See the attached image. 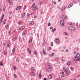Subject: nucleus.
<instances>
[{"mask_svg":"<svg viewBox=\"0 0 80 80\" xmlns=\"http://www.w3.org/2000/svg\"><path fill=\"white\" fill-rule=\"evenodd\" d=\"M24 10H25V9H26V6H24Z\"/></svg>","mask_w":80,"mask_h":80,"instance_id":"nucleus-50","label":"nucleus"},{"mask_svg":"<svg viewBox=\"0 0 80 80\" xmlns=\"http://www.w3.org/2000/svg\"><path fill=\"white\" fill-rule=\"evenodd\" d=\"M75 61V62H77V61H78V59L77 58Z\"/></svg>","mask_w":80,"mask_h":80,"instance_id":"nucleus-55","label":"nucleus"},{"mask_svg":"<svg viewBox=\"0 0 80 80\" xmlns=\"http://www.w3.org/2000/svg\"><path fill=\"white\" fill-rule=\"evenodd\" d=\"M65 72H66V75H67V76H68V72L67 71H65Z\"/></svg>","mask_w":80,"mask_h":80,"instance_id":"nucleus-21","label":"nucleus"},{"mask_svg":"<svg viewBox=\"0 0 80 80\" xmlns=\"http://www.w3.org/2000/svg\"><path fill=\"white\" fill-rule=\"evenodd\" d=\"M55 30H56V29L55 28H54L53 29H52V32H54V31H55Z\"/></svg>","mask_w":80,"mask_h":80,"instance_id":"nucleus-29","label":"nucleus"},{"mask_svg":"<svg viewBox=\"0 0 80 80\" xmlns=\"http://www.w3.org/2000/svg\"><path fill=\"white\" fill-rule=\"evenodd\" d=\"M50 25H51V24L50 22L48 23V26H50Z\"/></svg>","mask_w":80,"mask_h":80,"instance_id":"nucleus-35","label":"nucleus"},{"mask_svg":"<svg viewBox=\"0 0 80 80\" xmlns=\"http://www.w3.org/2000/svg\"><path fill=\"white\" fill-rule=\"evenodd\" d=\"M32 7H34V6H35V3H33V4L32 5Z\"/></svg>","mask_w":80,"mask_h":80,"instance_id":"nucleus-52","label":"nucleus"},{"mask_svg":"<svg viewBox=\"0 0 80 80\" xmlns=\"http://www.w3.org/2000/svg\"><path fill=\"white\" fill-rule=\"evenodd\" d=\"M52 66H50L49 68L48 69V72H50V71L52 70Z\"/></svg>","mask_w":80,"mask_h":80,"instance_id":"nucleus-4","label":"nucleus"},{"mask_svg":"<svg viewBox=\"0 0 80 80\" xmlns=\"http://www.w3.org/2000/svg\"><path fill=\"white\" fill-rule=\"evenodd\" d=\"M30 75L31 76H35V73L33 72H32L30 73Z\"/></svg>","mask_w":80,"mask_h":80,"instance_id":"nucleus-5","label":"nucleus"},{"mask_svg":"<svg viewBox=\"0 0 80 80\" xmlns=\"http://www.w3.org/2000/svg\"><path fill=\"white\" fill-rule=\"evenodd\" d=\"M62 19H65V17L64 16V15H62L61 17Z\"/></svg>","mask_w":80,"mask_h":80,"instance_id":"nucleus-18","label":"nucleus"},{"mask_svg":"<svg viewBox=\"0 0 80 80\" xmlns=\"http://www.w3.org/2000/svg\"><path fill=\"white\" fill-rule=\"evenodd\" d=\"M14 76V78H17V75H15V74H14L13 75Z\"/></svg>","mask_w":80,"mask_h":80,"instance_id":"nucleus-30","label":"nucleus"},{"mask_svg":"<svg viewBox=\"0 0 80 80\" xmlns=\"http://www.w3.org/2000/svg\"><path fill=\"white\" fill-rule=\"evenodd\" d=\"M65 8H66V6L63 7L61 9V12H63Z\"/></svg>","mask_w":80,"mask_h":80,"instance_id":"nucleus-7","label":"nucleus"},{"mask_svg":"<svg viewBox=\"0 0 80 80\" xmlns=\"http://www.w3.org/2000/svg\"><path fill=\"white\" fill-rule=\"evenodd\" d=\"M4 17V15L3 14H2V18H1L2 19H3Z\"/></svg>","mask_w":80,"mask_h":80,"instance_id":"nucleus-34","label":"nucleus"},{"mask_svg":"<svg viewBox=\"0 0 80 80\" xmlns=\"http://www.w3.org/2000/svg\"><path fill=\"white\" fill-rule=\"evenodd\" d=\"M69 30H73L74 32H75V28L72 27H70L69 28Z\"/></svg>","mask_w":80,"mask_h":80,"instance_id":"nucleus-3","label":"nucleus"},{"mask_svg":"<svg viewBox=\"0 0 80 80\" xmlns=\"http://www.w3.org/2000/svg\"><path fill=\"white\" fill-rule=\"evenodd\" d=\"M72 6H73V4L72 3H71L69 5V6H68V8H70V7H72Z\"/></svg>","mask_w":80,"mask_h":80,"instance_id":"nucleus-12","label":"nucleus"},{"mask_svg":"<svg viewBox=\"0 0 80 80\" xmlns=\"http://www.w3.org/2000/svg\"><path fill=\"white\" fill-rule=\"evenodd\" d=\"M8 25H7L5 27L6 29H7V28H8Z\"/></svg>","mask_w":80,"mask_h":80,"instance_id":"nucleus-26","label":"nucleus"},{"mask_svg":"<svg viewBox=\"0 0 80 80\" xmlns=\"http://www.w3.org/2000/svg\"><path fill=\"white\" fill-rule=\"evenodd\" d=\"M29 15H30V14H28L27 15V17H28V16H29Z\"/></svg>","mask_w":80,"mask_h":80,"instance_id":"nucleus-58","label":"nucleus"},{"mask_svg":"<svg viewBox=\"0 0 80 80\" xmlns=\"http://www.w3.org/2000/svg\"><path fill=\"white\" fill-rule=\"evenodd\" d=\"M63 70L65 71V72H66V69L65 68H63Z\"/></svg>","mask_w":80,"mask_h":80,"instance_id":"nucleus-38","label":"nucleus"},{"mask_svg":"<svg viewBox=\"0 0 80 80\" xmlns=\"http://www.w3.org/2000/svg\"><path fill=\"white\" fill-rule=\"evenodd\" d=\"M43 54L44 55H47V53H46V52L45 51V50H43Z\"/></svg>","mask_w":80,"mask_h":80,"instance_id":"nucleus-10","label":"nucleus"},{"mask_svg":"<svg viewBox=\"0 0 80 80\" xmlns=\"http://www.w3.org/2000/svg\"><path fill=\"white\" fill-rule=\"evenodd\" d=\"M25 28V26H22V27L19 29V30H23Z\"/></svg>","mask_w":80,"mask_h":80,"instance_id":"nucleus-9","label":"nucleus"},{"mask_svg":"<svg viewBox=\"0 0 80 80\" xmlns=\"http://www.w3.org/2000/svg\"><path fill=\"white\" fill-rule=\"evenodd\" d=\"M69 24L70 25H71L72 24V22H69Z\"/></svg>","mask_w":80,"mask_h":80,"instance_id":"nucleus-44","label":"nucleus"},{"mask_svg":"<svg viewBox=\"0 0 80 80\" xmlns=\"http://www.w3.org/2000/svg\"><path fill=\"white\" fill-rule=\"evenodd\" d=\"M34 18H37V16H34Z\"/></svg>","mask_w":80,"mask_h":80,"instance_id":"nucleus-62","label":"nucleus"},{"mask_svg":"<svg viewBox=\"0 0 80 80\" xmlns=\"http://www.w3.org/2000/svg\"><path fill=\"white\" fill-rule=\"evenodd\" d=\"M13 69H14L15 70H17V67L15 66H14L13 68Z\"/></svg>","mask_w":80,"mask_h":80,"instance_id":"nucleus-22","label":"nucleus"},{"mask_svg":"<svg viewBox=\"0 0 80 80\" xmlns=\"http://www.w3.org/2000/svg\"><path fill=\"white\" fill-rule=\"evenodd\" d=\"M2 18L0 19V24L1 25V24L2 23Z\"/></svg>","mask_w":80,"mask_h":80,"instance_id":"nucleus-27","label":"nucleus"},{"mask_svg":"<svg viewBox=\"0 0 80 80\" xmlns=\"http://www.w3.org/2000/svg\"><path fill=\"white\" fill-rule=\"evenodd\" d=\"M67 65H70V62L68 61L67 62Z\"/></svg>","mask_w":80,"mask_h":80,"instance_id":"nucleus-19","label":"nucleus"},{"mask_svg":"<svg viewBox=\"0 0 80 80\" xmlns=\"http://www.w3.org/2000/svg\"><path fill=\"white\" fill-rule=\"evenodd\" d=\"M39 5H42L43 4V2L41 1H40L39 2Z\"/></svg>","mask_w":80,"mask_h":80,"instance_id":"nucleus-15","label":"nucleus"},{"mask_svg":"<svg viewBox=\"0 0 80 80\" xmlns=\"http://www.w3.org/2000/svg\"><path fill=\"white\" fill-rule=\"evenodd\" d=\"M77 59H78V61H80V58H77Z\"/></svg>","mask_w":80,"mask_h":80,"instance_id":"nucleus-33","label":"nucleus"},{"mask_svg":"<svg viewBox=\"0 0 80 80\" xmlns=\"http://www.w3.org/2000/svg\"><path fill=\"white\" fill-rule=\"evenodd\" d=\"M15 48H13L12 49V52H15Z\"/></svg>","mask_w":80,"mask_h":80,"instance_id":"nucleus-32","label":"nucleus"},{"mask_svg":"<svg viewBox=\"0 0 80 80\" xmlns=\"http://www.w3.org/2000/svg\"><path fill=\"white\" fill-rule=\"evenodd\" d=\"M61 74H64V73L63 72H61L60 73Z\"/></svg>","mask_w":80,"mask_h":80,"instance_id":"nucleus-47","label":"nucleus"},{"mask_svg":"<svg viewBox=\"0 0 80 80\" xmlns=\"http://www.w3.org/2000/svg\"><path fill=\"white\" fill-rule=\"evenodd\" d=\"M54 41L55 43H56L57 45H58L60 43V40L58 38H56L54 39Z\"/></svg>","mask_w":80,"mask_h":80,"instance_id":"nucleus-1","label":"nucleus"},{"mask_svg":"<svg viewBox=\"0 0 80 80\" xmlns=\"http://www.w3.org/2000/svg\"><path fill=\"white\" fill-rule=\"evenodd\" d=\"M51 46H53V42H51Z\"/></svg>","mask_w":80,"mask_h":80,"instance_id":"nucleus-46","label":"nucleus"},{"mask_svg":"<svg viewBox=\"0 0 80 80\" xmlns=\"http://www.w3.org/2000/svg\"><path fill=\"white\" fill-rule=\"evenodd\" d=\"M64 61H65V59H62V62H64Z\"/></svg>","mask_w":80,"mask_h":80,"instance_id":"nucleus-45","label":"nucleus"},{"mask_svg":"<svg viewBox=\"0 0 80 80\" xmlns=\"http://www.w3.org/2000/svg\"><path fill=\"white\" fill-rule=\"evenodd\" d=\"M34 22H30L29 23V25H33V24Z\"/></svg>","mask_w":80,"mask_h":80,"instance_id":"nucleus-13","label":"nucleus"},{"mask_svg":"<svg viewBox=\"0 0 80 80\" xmlns=\"http://www.w3.org/2000/svg\"><path fill=\"white\" fill-rule=\"evenodd\" d=\"M20 8H21V6H18L16 8V10H19V9H20Z\"/></svg>","mask_w":80,"mask_h":80,"instance_id":"nucleus-14","label":"nucleus"},{"mask_svg":"<svg viewBox=\"0 0 80 80\" xmlns=\"http://www.w3.org/2000/svg\"><path fill=\"white\" fill-rule=\"evenodd\" d=\"M65 18H66V19H67V18H68L67 16H65Z\"/></svg>","mask_w":80,"mask_h":80,"instance_id":"nucleus-51","label":"nucleus"},{"mask_svg":"<svg viewBox=\"0 0 80 80\" xmlns=\"http://www.w3.org/2000/svg\"><path fill=\"white\" fill-rule=\"evenodd\" d=\"M27 50H28V51L29 54H30V53H31V51H30V49H29L28 48H27Z\"/></svg>","mask_w":80,"mask_h":80,"instance_id":"nucleus-11","label":"nucleus"},{"mask_svg":"<svg viewBox=\"0 0 80 80\" xmlns=\"http://www.w3.org/2000/svg\"><path fill=\"white\" fill-rule=\"evenodd\" d=\"M10 46V43H9L7 45V47H9Z\"/></svg>","mask_w":80,"mask_h":80,"instance_id":"nucleus-25","label":"nucleus"},{"mask_svg":"<svg viewBox=\"0 0 80 80\" xmlns=\"http://www.w3.org/2000/svg\"><path fill=\"white\" fill-rule=\"evenodd\" d=\"M61 77H63V75H61Z\"/></svg>","mask_w":80,"mask_h":80,"instance_id":"nucleus-64","label":"nucleus"},{"mask_svg":"<svg viewBox=\"0 0 80 80\" xmlns=\"http://www.w3.org/2000/svg\"><path fill=\"white\" fill-rule=\"evenodd\" d=\"M0 65L1 66H2V65H3V63H2V62H0Z\"/></svg>","mask_w":80,"mask_h":80,"instance_id":"nucleus-31","label":"nucleus"},{"mask_svg":"<svg viewBox=\"0 0 80 80\" xmlns=\"http://www.w3.org/2000/svg\"><path fill=\"white\" fill-rule=\"evenodd\" d=\"M19 61H20V59H19V58H17L16 62H19Z\"/></svg>","mask_w":80,"mask_h":80,"instance_id":"nucleus-24","label":"nucleus"},{"mask_svg":"<svg viewBox=\"0 0 80 80\" xmlns=\"http://www.w3.org/2000/svg\"><path fill=\"white\" fill-rule=\"evenodd\" d=\"M79 56H80V54L79 53H78L76 55L75 57H77V58H78L79 57Z\"/></svg>","mask_w":80,"mask_h":80,"instance_id":"nucleus-8","label":"nucleus"},{"mask_svg":"<svg viewBox=\"0 0 80 80\" xmlns=\"http://www.w3.org/2000/svg\"><path fill=\"white\" fill-rule=\"evenodd\" d=\"M3 45L4 47V46H5V43H3Z\"/></svg>","mask_w":80,"mask_h":80,"instance_id":"nucleus-57","label":"nucleus"},{"mask_svg":"<svg viewBox=\"0 0 80 80\" xmlns=\"http://www.w3.org/2000/svg\"><path fill=\"white\" fill-rule=\"evenodd\" d=\"M54 55V53H52V56H53Z\"/></svg>","mask_w":80,"mask_h":80,"instance_id":"nucleus-53","label":"nucleus"},{"mask_svg":"<svg viewBox=\"0 0 80 80\" xmlns=\"http://www.w3.org/2000/svg\"><path fill=\"white\" fill-rule=\"evenodd\" d=\"M53 3H54V4H55V3H56V2H53Z\"/></svg>","mask_w":80,"mask_h":80,"instance_id":"nucleus-60","label":"nucleus"},{"mask_svg":"<svg viewBox=\"0 0 80 80\" xmlns=\"http://www.w3.org/2000/svg\"><path fill=\"white\" fill-rule=\"evenodd\" d=\"M37 6H35L33 8V10H37Z\"/></svg>","mask_w":80,"mask_h":80,"instance_id":"nucleus-6","label":"nucleus"},{"mask_svg":"<svg viewBox=\"0 0 80 80\" xmlns=\"http://www.w3.org/2000/svg\"><path fill=\"white\" fill-rule=\"evenodd\" d=\"M3 54H4V55H6V54H7V53H6V52H5V51H4Z\"/></svg>","mask_w":80,"mask_h":80,"instance_id":"nucleus-40","label":"nucleus"},{"mask_svg":"<svg viewBox=\"0 0 80 80\" xmlns=\"http://www.w3.org/2000/svg\"><path fill=\"white\" fill-rule=\"evenodd\" d=\"M12 55H14V52H12Z\"/></svg>","mask_w":80,"mask_h":80,"instance_id":"nucleus-41","label":"nucleus"},{"mask_svg":"<svg viewBox=\"0 0 80 80\" xmlns=\"http://www.w3.org/2000/svg\"><path fill=\"white\" fill-rule=\"evenodd\" d=\"M22 23V22H18V24H19V25H20V24H21V23Z\"/></svg>","mask_w":80,"mask_h":80,"instance_id":"nucleus-39","label":"nucleus"},{"mask_svg":"<svg viewBox=\"0 0 80 80\" xmlns=\"http://www.w3.org/2000/svg\"><path fill=\"white\" fill-rule=\"evenodd\" d=\"M49 50H50L52 49V48H51L50 47H49Z\"/></svg>","mask_w":80,"mask_h":80,"instance_id":"nucleus-54","label":"nucleus"},{"mask_svg":"<svg viewBox=\"0 0 80 80\" xmlns=\"http://www.w3.org/2000/svg\"><path fill=\"white\" fill-rule=\"evenodd\" d=\"M31 70L33 71L34 70V67H32L31 68Z\"/></svg>","mask_w":80,"mask_h":80,"instance_id":"nucleus-36","label":"nucleus"},{"mask_svg":"<svg viewBox=\"0 0 80 80\" xmlns=\"http://www.w3.org/2000/svg\"><path fill=\"white\" fill-rule=\"evenodd\" d=\"M48 65L49 66V67H50V66L52 67V66H50V64L49 63H48Z\"/></svg>","mask_w":80,"mask_h":80,"instance_id":"nucleus-43","label":"nucleus"},{"mask_svg":"<svg viewBox=\"0 0 80 80\" xmlns=\"http://www.w3.org/2000/svg\"><path fill=\"white\" fill-rule=\"evenodd\" d=\"M71 69L72 70H73V68L72 67L71 68Z\"/></svg>","mask_w":80,"mask_h":80,"instance_id":"nucleus-49","label":"nucleus"},{"mask_svg":"<svg viewBox=\"0 0 80 80\" xmlns=\"http://www.w3.org/2000/svg\"><path fill=\"white\" fill-rule=\"evenodd\" d=\"M50 28V29H52V28H53V27H51Z\"/></svg>","mask_w":80,"mask_h":80,"instance_id":"nucleus-63","label":"nucleus"},{"mask_svg":"<svg viewBox=\"0 0 80 80\" xmlns=\"http://www.w3.org/2000/svg\"><path fill=\"white\" fill-rule=\"evenodd\" d=\"M38 77L39 78H41L42 77V74H38Z\"/></svg>","mask_w":80,"mask_h":80,"instance_id":"nucleus-20","label":"nucleus"},{"mask_svg":"<svg viewBox=\"0 0 80 80\" xmlns=\"http://www.w3.org/2000/svg\"><path fill=\"white\" fill-rule=\"evenodd\" d=\"M34 54H35L36 55H37V52H36V51H34Z\"/></svg>","mask_w":80,"mask_h":80,"instance_id":"nucleus-37","label":"nucleus"},{"mask_svg":"<svg viewBox=\"0 0 80 80\" xmlns=\"http://www.w3.org/2000/svg\"><path fill=\"white\" fill-rule=\"evenodd\" d=\"M52 77V76L51 75H49L48 76V78H49V79H51Z\"/></svg>","mask_w":80,"mask_h":80,"instance_id":"nucleus-17","label":"nucleus"},{"mask_svg":"<svg viewBox=\"0 0 80 80\" xmlns=\"http://www.w3.org/2000/svg\"><path fill=\"white\" fill-rule=\"evenodd\" d=\"M3 9H6V7H5V5H4L3 8Z\"/></svg>","mask_w":80,"mask_h":80,"instance_id":"nucleus-28","label":"nucleus"},{"mask_svg":"<svg viewBox=\"0 0 80 80\" xmlns=\"http://www.w3.org/2000/svg\"><path fill=\"white\" fill-rule=\"evenodd\" d=\"M32 41V38H30V39L29 42V43H31Z\"/></svg>","mask_w":80,"mask_h":80,"instance_id":"nucleus-23","label":"nucleus"},{"mask_svg":"<svg viewBox=\"0 0 80 80\" xmlns=\"http://www.w3.org/2000/svg\"><path fill=\"white\" fill-rule=\"evenodd\" d=\"M11 3H12L11 2H9V5H10L11 4Z\"/></svg>","mask_w":80,"mask_h":80,"instance_id":"nucleus-59","label":"nucleus"},{"mask_svg":"<svg viewBox=\"0 0 80 80\" xmlns=\"http://www.w3.org/2000/svg\"><path fill=\"white\" fill-rule=\"evenodd\" d=\"M64 33L66 35H68V33H67V32H64Z\"/></svg>","mask_w":80,"mask_h":80,"instance_id":"nucleus-42","label":"nucleus"},{"mask_svg":"<svg viewBox=\"0 0 80 80\" xmlns=\"http://www.w3.org/2000/svg\"><path fill=\"white\" fill-rule=\"evenodd\" d=\"M60 23H61V27H63L64 25V21H63L61 20L60 21Z\"/></svg>","mask_w":80,"mask_h":80,"instance_id":"nucleus-2","label":"nucleus"},{"mask_svg":"<svg viewBox=\"0 0 80 80\" xmlns=\"http://www.w3.org/2000/svg\"><path fill=\"white\" fill-rule=\"evenodd\" d=\"M22 35H25V32H23L22 33Z\"/></svg>","mask_w":80,"mask_h":80,"instance_id":"nucleus-48","label":"nucleus"},{"mask_svg":"<svg viewBox=\"0 0 80 80\" xmlns=\"http://www.w3.org/2000/svg\"><path fill=\"white\" fill-rule=\"evenodd\" d=\"M25 13H23L22 15V18H23V17H25Z\"/></svg>","mask_w":80,"mask_h":80,"instance_id":"nucleus-16","label":"nucleus"},{"mask_svg":"<svg viewBox=\"0 0 80 80\" xmlns=\"http://www.w3.org/2000/svg\"><path fill=\"white\" fill-rule=\"evenodd\" d=\"M43 80H47V78H45L43 79Z\"/></svg>","mask_w":80,"mask_h":80,"instance_id":"nucleus-56","label":"nucleus"},{"mask_svg":"<svg viewBox=\"0 0 80 80\" xmlns=\"http://www.w3.org/2000/svg\"><path fill=\"white\" fill-rule=\"evenodd\" d=\"M5 23H6L5 22H3V24L4 25H5Z\"/></svg>","mask_w":80,"mask_h":80,"instance_id":"nucleus-61","label":"nucleus"}]
</instances>
